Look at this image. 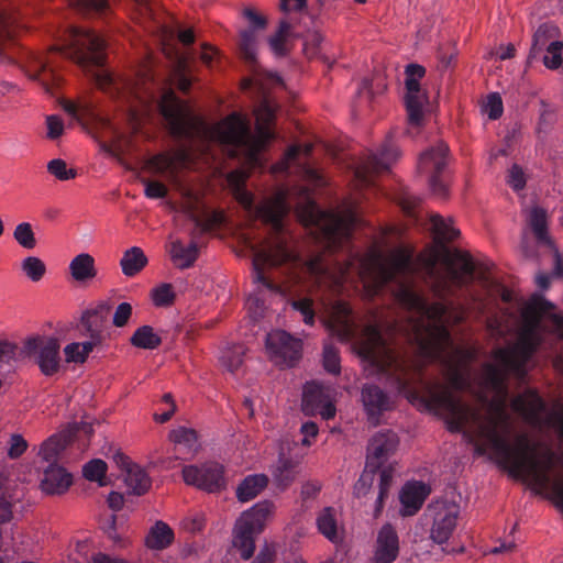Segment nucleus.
Here are the masks:
<instances>
[{
	"instance_id": "nucleus-42",
	"label": "nucleus",
	"mask_w": 563,
	"mask_h": 563,
	"mask_svg": "<svg viewBox=\"0 0 563 563\" xmlns=\"http://www.w3.org/2000/svg\"><path fill=\"white\" fill-rule=\"evenodd\" d=\"M130 342L139 349L154 350L162 344V338L154 332L151 325H142L134 331Z\"/></svg>"
},
{
	"instance_id": "nucleus-63",
	"label": "nucleus",
	"mask_w": 563,
	"mask_h": 563,
	"mask_svg": "<svg viewBox=\"0 0 563 563\" xmlns=\"http://www.w3.org/2000/svg\"><path fill=\"white\" fill-rule=\"evenodd\" d=\"M47 125V137L51 140H56L64 133V122L57 115H48L46 118Z\"/></svg>"
},
{
	"instance_id": "nucleus-56",
	"label": "nucleus",
	"mask_w": 563,
	"mask_h": 563,
	"mask_svg": "<svg viewBox=\"0 0 563 563\" xmlns=\"http://www.w3.org/2000/svg\"><path fill=\"white\" fill-rule=\"evenodd\" d=\"M323 366L330 374H340L341 366L339 350L331 344H325L323 347Z\"/></svg>"
},
{
	"instance_id": "nucleus-13",
	"label": "nucleus",
	"mask_w": 563,
	"mask_h": 563,
	"mask_svg": "<svg viewBox=\"0 0 563 563\" xmlns=\"http://www.w3.org/2000/svg\"><path fill=\"white\" fill-rule=\"evenodd\" d=\"M266 350L276 365L292 367L301 358L302 341L284 330H274L266 335Z\"/></svg>"
},
{
	"instance_id": "nucleus-19",
	"label": "nucleus",
	"mask_w": 563,
	"mask_h": 563,
	"mask_svg": "<svg viewBox=\"0 0 563 563\" xmlns=\"http://www.w3.org/2000/svg\"><path fill=\"white\" fill-rule=\"evenodd\" d=\"M158 109L173 133L180 135L186 131L188 110L173 90L161 96Z\"/></svg>"
},
{
	"instance_id": "nucleus-38",
	"label": "nucleus",
	"mask_w": 563,
	"mask_h": 563,
	"mask_svg": "<svg viewBox=\"0 0 563 563\" xmlns=\"http://www.w3.org/2000/svg\"><path fill=\"white\" fill-rule=\"evenodd\" d=\"M290 35L301 36L302 32L297 30L296 23L283 19L279 22L277 32L269 37L271 48L276 55L283 56L286 54L285 41Z\"/></svg>"
},
{
	"instance_id": "nucleus-26",
	"label": "nucleus",
	"mask_w": 563,
	"mask_h": 563,
	"mask_svg": "<svg viewBox=\"0 0 563 563\" xmlns=\"http://www.w3.org/2000/svg\"><path fill=\"white\" fill-rule=\"evenodd\" d=\"M527 224L531 230L537 244L547 250L553 249V241L548 231V212L541 207H532L527 216Z\"/></svg>"
},
{
	"instance_id": "nucleus-3",
	"label": "nucleus",
	"mask_w": 563,
	"mask_h": 563,
	"mask_svg": "<svg viewBox=\"0 0 563 563\" xmlns=\"http://www.w3.org/2000/svg\"><path fill=\"white\" fill-rule=\"evenodd\" d=\"M554 309V305L540 295H533L521 310L522 329L517 345L512 350L498 349L495 357L514 375L523 380L527 375L526 365L540 345L538 329L543 314Z\"/></svg>"
},
{
	"instance_id": "nucleus-7",
	"label": "nucleus",
	"mask_w": 563,
	"mask_h": 563,
	"mask_svg": "<svg viewBox=\"0 0 563 563\" xmlns=\"http://www.w3.org/2000/svg\"><path fill=\"white\" fill-rule=\"evenodd\" d=\"M274 510V504L263 500L246 510L238 519L233 530V547L239 551L242 560H250L255 551V537L260 534L265 521Z\"/></svg>"
},
{
	"instance_id": "nucleus-59",
	"label": "nucleus",
	"mask_w": 563,
	"mask_h": 563,
	"mask_svg": "<svg viewBox=\"0 0 563 563\" xmlns=\"http://www.w3.org/2000/svg\"><path fill=\"white\" fill-rule=\"evenodd\" d=\"M503 100L496 92L488 95L485 111L490 120H497L503 114Z\"/></svg>"
},
{
	"instance_id": "nucleus-45",
	"label": "nucleus",
	"mask_w": 563,
	"mask_h": 563,
	"mask_svg": "<svg viewBox=\"0 0 563 563\" xmlns=\"http://www.w3.org/2000/svg\"><path fill=\"white\" fill-rule=\"evenodd\" d=\"M239 48L241 56L250 64L256 59V36L254 30H244L240 34Z\"/></svg>"
},
{
	"instance_id": "nucleus-9",
	"label": "nucleus",
	"mask_w": 563,
	"mask_h": 563,
	"mask_svg": "<svg viewBox=\"0 0 563 563\" xmlns=\"http://www.w3.org/2000/svg\"><path fill=\"white\" fill-rule=\"evenodd\" d=\"M405 106L408 115L409 135H416L424 121L423 108L429 98L426 91L421 89L419 80L426 75L423 66L418 64H408L405 69Z\"/></svg>"
},
{
	"instance_id": "nucleus-18",
	"label": "nucleus",
	"mask_w": 563,
	"mask_h": 563,
	"mask_svg": "<svg viewBox=\"0 0 563 563\" xmlns=\"http://www.w3.org/2000/svg\"><path fill=\"white\" fill-rule=\"evenodd\" d=\"M320 216L323 221L322 232L330 246H338L351 239L356 223V216L353 212L342 214L329 211L321 212Z\"/></svg>"
},
{
	"instance_id": "nucleus-61",
	"label": "nucleus",
	"mask_w": 563,
	"mask_h": 563,
	"mask_svg": "<svg viewBox=\"0 0 563 563\" xmlns=\"http://www.w3.org/2000/svg\"><path fill=\"white\" fill-rule=\"evenodd\" d=\"M132 314V306L129 302H121L113 314V324L118 328L124 327Z\"/></svg>"
},
{
	"instance_id": "nucleus-36",
	"label": "nucleus",
	"mask_w": 563,
	"mask_h": 563,
	"mask_svg": "<svg viewBox=\"0 0 563 563\" xmlns=\"http://www.w3.org/2000/svg\"><path fill=\"white\" fill-rule=\"evenodd\" d=\"M498 365L487 364L485 366V380L486 384L497 394H507V379L509 374H514L512 369L507 368L500 362Z\"/></svg>"
},
{
	"instance_id": "nucleus-33",
	"label": "nucleus",
	"mask_w": 563,
	"mask_h": 563,
	"mask_svg": "<svg viewBox=\"0 0 563 563\" xmlns=\"http://www.w3.org/2000/svg\"><path fill=\"white\" fill-rule=\"evenodd\" d=\"M169 253L177 267L181 269L189 268L198 257V245L195 241H191L188 245L175 241L170 245Z\"/></svg>"
},
{
	"instance_id": "nucleus-51",
	"label": "nucleus",
	"mask_w": 563,
	"mask_h": 563,
	"mask_svg": "<svg viewBox=\"0 0 563 563\" xmlns=\"http://www.w3.org/2000/svg\"><path fill=\"white\" fill-rule=\"evenodd\" d=\"M22 271L32 282H38L45 275L46 266L41 258L29 256L22 262Z\"/></svg>"
},
{
	"instance_id": "nucleus-20",
	"label": "nucleus",
	"mask_w": 563,
	"mask_h": 563,
	"mask_svg": "<svg viewBox=\"0 0 563 563\" xmlns=\"http://www.w3.org/2000/svg\"><path fill=\"white\" fill-rule=\"evenodd\" d=\"M361 400L367 415L368 421L377 424L380 416L393 408L390 396L379 386L365 384L361 391Z\"/></svg>"
},
{
	"instance_id": "nucleus-22",
	"label": "nucleus",
	"mask_w": 563,
	"mask_h": 563,
	"mask_svg": "<svg viewBox=\"0 0 563 563\" xmlns=\"http://www.w3.org/2000/svg\"><path fill=\"white\" fill-rule=\"evenodd\" d=\"M399 553V539L390 523L384 525L378 531L374 563H393Z\"/></svg>"
},
{
	"instance_id": "nucleus-16",
	"label": "nucleus",
	"mask_w": 563,
	"mask_h": 563,
	"mask_svg": "<svg viewBox=\"0 0 563 563\" xmlns=\"http://www.w3.org/2000/svg\"><path fill=\"white\" fill-rule=\"evenodd\" d=\"M428 512L433 520L430 530L431 539L438 544L445 543L456 527L460 507L456 504L441 501L430 505Z\"/></svg>"
},
{
	"instance_id": "nucleus-43",
	"label": "nucleus",
	"mask_w": 563,
	"mask_h": 563,
	"mask_svg": "<svg viewBox=\"0 0 563 563\" xmlns=\"http://www.w3.org/2000/svg\"><path fill=\"white\" fill-rule=\"evenodd\" d=\"M430 221L438 243L452 242L460 235V230L439 214L431 216Z\"/></svg>"
},
{
	"instance_id": "nucleus-53",
	"label": "nucleus",
	"mask_w": 563,
	"mask_h": 563,
	"mask_svg": "<svg viewBox=\"0 0 563 563\" xmlns=\"http://www.w3.org/2000/svg\"><path fill=\"white\" fill-rule=\"evenodd\" d=\"M65 449V441L57 437L52 435L44 441L40 449V455L46 461L51 462Z\"/></svg>"
},
{
	"instance_id": "nucleus-32",
	"label": "nucleus",
	"mask_w": 563,
	"mask_h": 563,
	"mask_svg": "<svg viewBox=\"0 0 563 563\" xmlns=\"http://www.w3.org/2000/svg\"><path fill=\"white\" fill-rule=\"evenodd\" d=\"M268 484V477L264 474L246 476L236 488V498L241 503L254 499Z\"/></svg>"
},
{
	"instance_id": "nucleus-14",
	"label": "nucleus",
	"mask_w": 563,
	"mask_h": 563,
	"mask_svg": "<svg viewBox=\"0 0 563 563\" xmlns=\"http://www.w3.org/2000/svg\"><path fill=\"white\" fill-rule=\"evenodd\" d=\"M183 478L186 484L208 493H218L225 487L224 468L216 462L187 465L183 468Z\"/></svg>"
},
{
	"instance_id": "nucleus-17",
	"label": "nucleus",
	"mask_w": 563,
	"mask_h": 563,
	"mask_svg": "<svg viewBox=\"0 0 563 563\" xmlns=\"http://www.w3.org/2000/svg\"><path fill=\"white\" fill-rule=\"evenodd\" d=\"M301 407L306 416L320 415L324 420L334 418L336 413L330 390L316 382L305 385Z\"/></svg>"
},
{
	"instance_id": "nucleus-49",
	"label": "nucleus",
	"mask_w": 563,
	"mask_h": 563,
	"mask_svg": "<svg viewBox=\"0 0 563 563\" xmlns=\"http://www.w3.org/2000/svg\"><path fill=\"white\" fill-rule=\"evenodd\" d=\"M290 306L298 311L306 324L312 325L316 319L313 300L309 297H298L290 300Z\"/></svg>"
},
{
	"instance_id": "nucleus-40",
	"label": "nucleus",
	"mask_w": 563,
	"mask_h": 563,
	"mask_svg": "<svg viewBox=\"0 0 563 563\" xmlns=\"http://www.w3.org/2000/svg\"><path fill=\"white\" fill-rule=\"evenodd\" d=\"M125 483L129 489L135 495H144L152 485L147 473L136 464L128 467L125 471Z\"/></svg>"
},
{
	"instance_id": "nucleus-47",
	"label": "nucleus",
	"mask_w": 563,
	"mask_h": 563,
	"mask_svg": "<svg viewBox=\"0 0 563 563\" xmlns=\"http://www.w3.org/2000/svg\"><path fill=\"white\" fill-rule=\"evenodd\" d=\"M376 475L379 476V470L368 467L365 463L364 471L354 485V495L358 498L366 496L374 484Z\"/></svg>"
},
{
	"instance_id": "nucleus-24",
	"label": "nucleus",
	"mask_w": 563,
	"mask_h": 563,
	"mask_svg": "<svg viewBox=\"0 0 563 563\" xmlns=\"http://www.w3.org/2000/svg\"><path fill=\"white\" fill-rule=\"evenodd\" d=\"M300 463L298 460L280 454L272 466V478L280 490L287 489L299 474Z\"/></svg>"
},
{
	"instance_id": "nucleus-23",
	"label": "nucleus",
	"mask_w": 563,
	"mask_h": 563,
	"mask_svg": "<svg viewBox=\"0 0 563 563\" xmlns=\"http://www.w3.org/2000/svg\"><path fill=\"white\" fill-rule=\"evenodd\" d=\"M71 475L57 464L51 463L43 474L41 488L49 495H60L71 485Z\"/></svg>"
},
{
	"instance_id": "nucleus-35",
	"label": "nucleus",
	"mask_w": 563,
	"mask_h": 563,
	"mask_svg": "<svg viewBox=\"0 0 563 563\" xmlns=\"http://www.w3.org/2000/svg\"><path fill=\"white\" fill-rule=\"evenodd\" d=\"M318 531L332 543L341 540L338 530L336 510L333 507L323 508L317 516Z\"/></svg>"
},
{
	"instance_id": "nucleus-46",
	"label": "nucleus",
	"mask_w": 563,
	"mask_h": 563,
	"mask_svg": "<svg viewBox=\"0 0 563 563\" xmlns=\"http://www.w3.org/2000/svg\"><path fill=\"white\" fill-rule=\"evenodd\" d=\"M15 18L5 10L0 9V57L8 43L12 42Z\"/></svg>"
},
{
	"instance_id": "nucleus-28",
	"label": "nucleus",
	"mask_w": 563,
	"mask_h": 563,
	"mask_svg": "<svg viewBox=\"0 0 563 563\" xmlns=\"http://www.w3.org/2000/svg\"><path fill=\"white\" fill-rule=\"evenodd\" d=\"M424 484L415 482L404 486L400 493L404 516H413L423 505L427 497Z\"/></svg>"
},
{
	"instance_id": "nucleus-64",
	"label": "nucleus",
	"mask_w": 563,
	"mask_h": 563,
	"mask_svg": "<svg viewBox=\"0 0 563 563\" xmlns=\"http://www.w3.org/2000/svg\"><path fill=\"white\" fill-rule=\"evenodd\" d=\"M27 443L20 434H12L10 439V448L8 455L11 459L20 457L26 450Z\"/></svg>"
},
{
	"instance_id": "nucleus-12",
	"label": "nucleus",
	"mask_w": 563,
	"mask_h": 563,
	"mask_svg": "<svg viewBox=\"0 0 563 563\" xmlns=\"http://www.w3.org/2000/svg\"><path fill=\"white\" fill-rule=\"evenodd\" d=\"M400 152L393 139L388 136L377 152L368 156L355 168L354 177L360 186H371L375 174L387 172L390 165L399 157Z\"/></svg>"
},
{
	"instance_id": "nucleus-5",
	"label": "nucleus",
	"mask_w": 563,
	"mask_h": 563,
	"mask_svg": "<svg viewBox=\"0 0 563 563\" xmlns=\"http://www.w3.org/2000/svg\"><path fill=\"white\" fill-rule=\"evenodd\" d=\"M399 445V438L393 430H382L376 432L368 441L366 464L368 467L379 470L378 493L375 500L373 516L378 518L385 507L389 496L393 482L394 468L386 465L389 459L396 453Z\"/></svg>"
},
{
	"instance_id": "nucleus-37",
	"label": "nucleus",
	"mask_w": 563,
	"mask_h": 563,
	"mask_svg": "<svg viewBox=\"0 0 563 563\" xmlns=\"http://www.w3.org/2000/svg\"><path fill=\"white\" fill-rule=\"evenodd\" d=\"M169 439L175 443L176 450L184 455H192L198 448L197 432L194 429L179 427L169 433Z\"/></svg>"
},
{
	"instance_id": "nucleus-21",
	"label": "nucleus",
	"mask_w": 563,
	"mask_h": 563,
	"mask_svg": "<svg viewBox=\"0 0 563 563\" xmlns=\"http://www.w3.org/2000/svg\"><path fill=\"white\" fill-rule=\"evenodd\" d=\"M49 60L46 56L27 51L23 59V69L33 80H38L46 91H51V82L56 79V75L49 68Z\"/></svg>"
},
{
	"instance_id": "nucleus-55",
	"label": "nucleus",
	"mask_w": 563,
	"mask_h": 563,
	"mask_svg": "<svg viewBox=\"0 0 563 563\" xmlns=\"http://www.w3.org/2000/svg\"><path fill=\"white\" fill-rule=\"evenodd\" d=\"M175 292L170 284H162L152 291V299L157 307H168L175 301Z\"/></svg>"
},
{
	"instance_id": "nucleus-50",
	"label": "nucleus",
	"mask_w": 563,
	"mask_h": 563,
	"mask_svg": "<svg viewBox=\"0 0 563 563\" xmlns=\"http://www.w3.org/2000/svg\"><path fill=\"white\" fill-rule=\"evenodd\" d=\"M13 238L19 245L26 250H32L36 246V239L29 222L19 223L13 231Z\"/></svg>"
},
{
	"instance_id": "nucleus-52",
	"label": "nucleus",
	"mask_w": 563,
	"mask_h": 563,
	"mask_svg": "<svg viewBox=\"0 0 563 563\" xmlns=\"http://www.w3.org/2000/svg\"><path fill=\"white\" fill-rule=\"evenodd\" d=\"M563 42L551 43L542 54L543 65L549 69H558L562 65Z\"/></svg>"
},
{
	"instance_id": "nucleus-15",
	"label": "nucleus",
	"mask_w": 563,
	"mask_h": 563,
	"mask_svg": "<svg viewBox=\"0 0 563 563\" xmlns=\"http://www.w3.org/2000/svg\"><path fill=\"white\" fill-rule=\"evenodd\" d=\"M327 318L324 325L331 333L342 342L352 340L355 335V324L352 318V309L347 302L334 299L324 303Z\"/></svg>"
},
{
	"instance_id": "nucleus-25",
	"label": "nucleus",
	"mask_w": 563,
	"mask_h": 563,
	"mask_svg": "<svg viewBox=\"0 0 563 563\" xmlns=\"http://www.w3.org/2000/svg\"><path fill=\"white\" fill-rule=\"evenodd\" d=\"M511 408L532 421L539 419L545 409V404L536 390L528 389L511 400Z\"/></svg>"
},
{
	"instance_id": "nucleus-62",
	"label": "nucleus",
	"mask_w": 563,
	"mask_h": 563,
	"mask_svg": "<svg viewBox=\"0 0 563 563\" xmlns=\"http://www.w3.org/2000/svg\"><path fill=\"white\" fill-rule=\"evenodd\" d=\"M18 345L7 340H0V364H10L16 360Z\"/></svg>"
},
{
	"instance_id": "nucleus-60",
	"label": "nucleus",
	"mask_w": 563,
	"mask_h": 563,
	"mask_svg": "<svg viewBox=\"0 0 563 563\" xmlns=\"http://www.w3.org/2000/svg\"><path fill=\"white\" fill-rule=\"evenodd\" d=\"M143 184L145 185L144 194L147 198L161 199L167 196L168 190L161 181L144 179Z\"/></svg>"
},
{
	"instance_id": "nucleus-27",
	"label": "nucleus",
	"mask_w": 563,
	"mask_h": 563,
	"mask_svg": "<svg viewBox=\"0 0 563 563\" xmlns=\"http://www.w3.org/2000/svg\"><path fill=\"white\" fill-rule=\"evenodd\" d=\"M559 29L551 22L541 24L533 34L528 63L537 60L549 48L551 43L559 41Z\"/></svg>"
},
{
	"instance_id": "nucleus-39",
	"label": "nucleus",
	"mask_w": 563,
	"mask_h": 563,
	"mask_svg": "<svg viewBox=\"0 0 563 563\" xmlns=\"http://www.w3.org/2000/svg\"><path fill=\"white\" fill-rule=\"evenodd\" d=\"M183 156V154H170V153H159L153 155L147 165L155 174L165 175L168 178H175L177 174V161Z\"/></svg>"
},
{
	"instance_id": "nucleus-1",
	"label": "nucleus",
	"mask_w": 563,
	"mask_h": 563,
	"mask_svg": "<svg viewBox=\"0 0 563 563\" xmlns=\"http://www.w3.org/2000/svg\"><path fill=\"white\" fill-rule=\"evenodd\" d=\"M239 201L247 211L254 212L256 218L268 224L276 234L273 241L255 251L252 261V278L255 289L249 296L246 303L250 311L256 317L261 316L265 309L267 292L272 295L283 294L282 286L267 276L266 268L278 267L292 260L287 242L282 236L283 219L287 213V207L282 197L265 200L255 206L253 196L247 190L239 191Z\"/></svg>"
},
{
	"instance_id": "nucleus-10",
	"label": "nucleus",
	"mask_w": 563,
	"mask_h": 563,
	"mask_svg": "<svg viewBox=\"0 0 563 563\" xmlns=\"http://www.w3.org/2000/svg\"><path fill=\"white\" fill-rule=\"evenodd\" d=\"M59 341L53 336H32L23 345V353L34 360L44 376H53L59 372Z\"/></svg>"
},
{
	"instance_id": "nucleus-6",
	"label": "nucleus",
	"mask_w": 563,
	"mask_h": 563,
	"mask_svg": "<svg viewBox=\"0 0 563 563\" xmlns=\"http://www.w3.org/2000/svg\"><path fill=\"white\" fill-rule=\"evenodd\" d=\"M54 49L84 68L101 67L107 57V42L100 34L74 25L65 31L63 44Z\"/></svg>"
},
{
	"instance_id": "nucleus-31",
	"label": "nucleus",
	"mask_w": 563,
	"mask_h": 563,
	"mask_svg": "<svg viewBox=\"0 0 563 563\" xmlns=\"http://www.w3.org/2000/svg\"><path fill=\"white\" fill-rule=\"evenodd\" d=\"M174 541V531L164 521H156L151 527L146 538L145 545L151 550H164L168 548Z\"/></svg>"
},
{
	"instance_id": "nucleus-2",
	"label": "nucleus",
	"mask_w": 563,
	"mask_h": 563,
	"mask_svg": "<svg viewBox=\"0 0 563 563\" xmlns=\"http://www.w3.org/2000/svg\"><path fill=\"white\" fill-rule=\"evenodd\" d=\"M255 133L251 124L240 113H231L213 129L214 137L228 147L232 158H242L255 164L260 153L275 139L272 124L275 121V111L267 101H264L255 111Z\"/></svg>"
},
{
	"instance_id": "nucleus-41",
	"label": "nucleus",
	"mask_w": 563,
	"mask_h": 563,
	"mask_svg": "<svg viewBox=\"0 0 563 563\" xmlns=\"http://www.w3.org/2000/svg\"><path fill=\"white\" fill-rule=\"evenodd\" d=\"M106 323V319L86 310L80 319L81 333L89 339H104Z\"/></svg>"
},
{
	"instance_id": "nucleus-57",
	"label": "nucleus",
	"mask_w": 563,
	"mask_h": 563,
	"mask_svg": "<svg viewBox=\"0 0 563 563\" xmlns=\"http://www.w3.org/2000/svg\"><path fill=\"white\" fill-rule=\"evenodd\" d=\"M223 366L231 373H234L243 363L242 347H235L223 352L221 356Z\"/></svg>"
},
{
	"instance_id": "nucleus-34",
	"label": "nucleus",
	"mask_w": 563,
	"mask_h": 563,
	"mask_svg": "<svg viewBox=\"0 0 563 563\" xmlns=\"http://www.w3.org/2000/svg\"><path fill=\"white\" fill-rule=\"evenodd\" d=\"M147 262L143 250L139 246H133L123 253L120 260V266L126 277H133L147 265Z\"/></svg>"
},
{
	"instance_id": "nucleus-8",
	"label": "nucleus",
	"mask_w": 563,
	"mask_h": 563,
	"mask_svg": "<svg viewBox=\"0 0 563 563\" xmlns=\"http://www.w3.org/2000/svg\"><path fill=\"white\" fill-rule=\"evenodd\" d=\"M449 146L443 141L426 148L418 158V172L427 177L431 192L439 198L448 197L445 168L448 166Z\"/></svg>"
},
{
	"instance_id": "nucleus-29",
	"label": "nucleus",
	"mask_w": 563,
	"mask_h": 563,
	"mask_svg": "<svg viewBox=\"0 0 563 563\" xmlns=\"http://www.w3.org/2000/svg\"><path fill=\"white\" fill-rule=\"evenodd\" d=\"M69 4L84 13H103L109 8L108 0H68ZM143 14L153 18L151 0H133Z\"/></svg>"
},
{
	"instance_id": "nucleus-30",
	"label": "nucleus",
	"mask_w": 563,
	"mask_h": 563,
	"mask_svg": "<svg viewBox=\"0 0 563 563\" xmlns=\"http://www.w3.org/2000/svg\"><path fill=\"white\" fill-rule=\"evenodd\" d=\"M71 277L79 283L93 279L97 276L95 258L89 253L76 255L69 263Z\"/></svg>"
},
{
	"instance_id": "nucleus-4",
	"label": "nucleus",
	"mask_w": 563,
	"mask_h": 563,
	"mask_svg": "<svg viewBox=\"0 0 563 563\" xmlns=\"http://www.w3.org/2000/svg\"><path fill=\"white\" fill-rule=\"evenodd\" d=\"M364 357L373 366L379 379L385 380L399 394H409L412 384L421 376V367L418 363L409 361L383 342L375 346H366Z\"/></svg>"
},
{
	"instance_id": "nucleus-44",
	"label": "nucleus",
	"mask_w": 563,
	"mask_h": 563,
	"mask_svg": "<svg viewBox=\"0 0 563 563\" xmlns=\"http://www.w3.org/2000/svg\"><path fill=\"white\" fill-rule=\"evenodd\" d=\"M107 463L101 459H92L82 466V475L90 482H97L99 486H106Z\"/></svg>"
},
{
	"instance_id": "nucleus-48",
	"label": "nucleus",
	"mask_w": 563,
	"mask_h": 563,
	"mask_svg": "<svg viewBox=\"0 0 563 563\" xmlns=\"http://www.w3.org/2000/svg\"><path fill=\"white\" fill-rule=\"evenodd\" d=\"M556 122V107L544 99L539 101V122L540 131L547 132Z\"/></svg>"
},
{
	"instance_id": "nucleus-54",
	"label": "nucleus",
	"mask_w": 563,
	"mask_h": 563,
	"mask_svg": "<svg viewBox=\"0 0 563 563\" xmlns=\"http://www.w3.org/2000/svg\"><path fill=\"white\" fill-rule=\"evenodd\" d=\"M47 172L62 181L74 179L77 176V170L68 168L67 163L62 158L49 161L47 163Z\"/></svg>"
},
{
	"instance_id": "nucleus-11",
	"label": "nucleus",
	"mask_w": 563,
	"mask_h": 563,
	"mask_svg": "<svg viewBox=\"0 0 563 563\" xmlns=\"http://www.w3.org/2000/svg\"><path fill=\"white\" fill-rule=\"evenodd\" d=\"M305 267L309 279L318 289L331 296L343 291L347 278V266L336 265L332 268L321 255H316L306 263Z\"/></svg>"
},
{
	"instance_id": "nucleus-58",
	"label": "nucleus",
	"mask_w": 563,
	"mask_h": 563,
	"mask_svg": "<svg viewBox=\"0 0 563 563\" xmlns=\"http://www.w3.org/2000/svg\"><path fill=\"white\" fill-rule=\"evenodd\" d=\"M507 184L515 190L520 191L526 187L527 178L521 166L512 164L508 169Z\"/></svg>"
}]
</instances>
